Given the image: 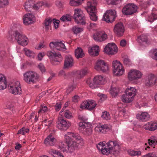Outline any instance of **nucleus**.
<instances>
[{"instance_id": "obj_1", "label": "nucleus", "mask_w": 157, "mask_h": 157, "mask_svg": "<svg viewBox=\"0 0 157 157\" xmlns=\"http://www.w3.org/2000/svg\"><path fill=\"white\" fill-rule=\"evenodd\" d=\"M21 27L19 24L14 25L9 31L8 39L12 42L17 41L19 44L25 46L27 44L28 39L24 35L18 32Z\"/></svg>"}, {"instance_id": "obj_2", "label": "nucleus", "mask_w": 157, "mask_h": 157, "mask_svg": "<svg viewBox=\"0 0 157 157\" xmlns=\"http://www.w3.org/2000/svg\"><path fill=\"white\" fill-rule=\"evenodd\" d=\"M97 148L101 150L103 155H108L109 154H114V152H116L118 154L120 150V147L116 141H109L107 144V147H102L100 144L97 145Z\"/></svg>"}, {"instance_id": "obj_3", "label": "nucleus", "mask_w": 157, "mask_h": 157, "mask_svg": "<svg viewBox=\"0 0 157 157\" xmlns=\"http://www.w3.org/2000/svg\"><path fill=\"white\" fill-rule=\"evenodd\" d=\"M96 0L93 2H88L87 7L86 9L87 12L89 13L90 19L94 21L97 20L98 17L96 16V9L95 6L97 5Z\"/></svg>"}, {"instance_id": "obj_4", "label": "nucleus", "mask_w": 157, "mask_h": 157, "mask_svg": "<svg viewBox=\"0 0 157 157\" xmlns=\"http://www.w3.org/2000/svg\"><path fill=\"white\" fill-rule=\"evenodd\" d=\"M105 81L103 77L101 76H96L93 80L88 78L86 81V83L92 89L97 88L98 85H102L105 83Z\"/></svg>"}, {"instance_id": "obj_5", "label": "nucleus", "mask_w": 157, "mask_h": 157, "mask_svg": "<svg viewBox=\"0 0 157 157\" xmlns=\"http://www.w3.org/2000/svg\"><path fill=\"white\" fill-rule=\"evenodd\" d=\"M24 80L28 84L35 83L39 78V75L36 72L28 71L24 74Z\"/></svg>"}, {"instance_id": "obj_6", "label": "nucleus", "mask_w": 157, "mask_h": 157, "mask_svg": "<svg viewBox=\"0 0 157 157\" xmlns=\"http://www.w3.org/2000/svg\"><path fill=\"white\" fill-rule=\"evenodd\" d=\"M47 55L52 60L51 63L53 65H58L63 59L61 54L59 52L49 51L47 52Z\"/></svg>"}, {"instance_id": "obj_7", "label": "nucleus", "mask_w": 157, "mask_h": 157, "mask_svg": "<svg viewBox=\"0 0 157 157\" xmlns=\"http://www.w3.org/2000/svg\"><path fill=\"white\" fill-rule=\"evenodd\" d=\"M137 9L138 7L135 4L129 3L123 8L122 12L124 15H131L136 13Z\"/></svg>"}, {"instance_id": "obj_8", "label": "nucleus", "mask_w": 157, "mask_h": 157, "mask_svg": "<svg viewBox=\"0 0 157 157\" xmlns=\"http://www.w3.org/2000/svg\"><path fill=\"white\" fill-rule=\"evenodd\" d=\"M73 18L75 22L77 24L80 23L82 25H85V17L83 12L80 9H75L74 10Z\"/></svg>"}, {"instance_id": "obj_9", "label": "nucleus", "mask_w": 157, "mask_h": 157, "mask_svg": "<svg viewBox=\"0 0 157 157\" xmlns=\"http://www.w3.org/2000/svg\"><path fill=\"white\" fill-rule=\"evenodd\" d=\"M65 141L68 146V150L71 152L77 149L79 143L72 141L70 137L67 135H65Z\"/></svg>"}, {"instance_id": "obj_10", "label": "nucleus", "mask_w": 157, "mask_h": 157, "mask_svg": "<svg viewBox=\"0 0 157 157\" xmlns=\"http://www.w3.org/2000/svg\"><path fill=\"white\" fill-rule=\"evenodd\" d=\"M113 71L114 74L116 76H120L123 74L124 69L122 68L121 64L117 60L113 61L112 63Z\"/></svg>"}, {"instance_id": "obj_11", "label": "nucleus", "mask_w": 157, "mask_h": 157, "mask_svg": "<svg viewBox=\"0 0 157 157\" xmlns=\"http://www.w3.org/2000/svg\"><path fill=\"white\" fill-rule=\"evenodd\" d=\"M56 123L57 127L59 129L64 131L66 130L71 125L70 122L67 121L61 117H58Z\"/></svg>"}, {"instance_id": "obj_12", "label": "nucleus", "mask_w": 157, "mask_h": 157, "mask_svg": "<svg viewBox=\"0 0 157 157\" xmlns=\"http://www.w3.org/2000/svg\"><path fill=\"white\" fill-rule=\"evenodd\" d=\"M95 69L98 71L105 72L109 70L108 64L102 60H98L95 64Z\"/></svg>"}, {"instance_id": "obj_13", "label": "nucleus", "mask_w": 157, "mask_h": 157, "mask_svg": "<svg viewBox=\"0 0 157 157\" xmlns=\"http://www.w3.org/2000/svg\"><path fill=\"white\" fill-rule=\"evenodd\" d=\"M49 46L51 49L54 51L56 50L60 51H65L66 50L65 46L63 41L51 42L50 43Z\"/></svg>"}, {"instance_id": "obj_14", "label": "nucleus", "mask_w": 157, "mask_h": 157, "mask_svg": "<svg viewBox=\"0 0 157 157\" xmlns=\"http://www.w3.org/2000/svg\"><path fill=\"white\" fill-rule=\"evenodd\" d=\"M9 92L13 94H20L22 93L20 83L19 81H17L15 84L9 85Z\"/></svg>"}, {"instance_id": "obj_15", "label": "nucleus", "mask_w": 157, "mask_h": 157, "mask_svg": "<svg viewBox=\"0 0 157 157\" xmlns=\"http://www.w3.org/2000/svg\"><path fill=\"white\" fill-rule=\"evenodd\" d=\"M104 51L109 55H113L117 52V48L114 43H109L104 48Z\"/></svg>"}, {"instance_id": "obj_16", "label": "nucleus", "mask_w": 157, "mask_h": 157, "mask_svg": "<svg viewBox=\"0 0 157 157\" xmlns=\"http://www.w3.org/2000/svg\"><path fill=\"white\" fill-rule=\"evenodd\" d=\"M142 74L139 71L132 70L128 73V78L130 80H137L141 78Z\"/></svg>"}, {"instance_id": "obj_17", "label": "nucleus", "mask_w": 157, "mask_h": 157, "mask_svg": "<svg viewBox=\"0 0 157 157\" xmlns=\"http://www.w3.org/2000/svg\"><path fill=\"white\" fill-rule=\"evenodd\" d=\"M114 32L118 36L123 35L124 31V27L121 22L117 23L115 25L113 29Z\"/></svg>"}, {"instance_id": "obj_18", "label": "nucleus", "mask_w": 157, "mask_h": 157, "mask_svg": "<svg viewBox=\"0 0 157 157\" xmlns=\"http://www.w3.org/2000/svg\"><path fill=\"white\" fill-rule=\"evenodd\" d=\"M94 39L98 41L101 42L105 40L107 38V35L104 31L98 32L93 35Z\"/></svg>"}, {"instance_id": "obj_19", "label": "nucleus", "mask_w": 157, "mask_h": 157, "mask_svg": "<svg viewBox=\"0 0 157 157\" xmlns=\"http://www.w3.org/2000/svg\"><path fill=\"white\" fill-rule=\"evenodd\" d=\"M35 16L30 13L25 14L24 16L23 22L26 25L33 23L35 21Z\"/></svg>"}, {"instance_id": "obj_20", "label": "nucleus", "mask_w": 157, "mask_h": 157, "mask_svg": "<svg viewBox=\"0 0 157 157\" xmlns=\"http://www.w3.org/2000/svg\"><path fill=\"white\" fill-rule=\"evenodd\" d=\"M74 62L72 57L70 55L66 56L64 63L65 68L71 67L73 66Z\"/></svg>"}, {"instance_id": "obj_21", "label": "nucleus", "mask_w": 157, "mask_h": 157, "mask_svg": "<svg viewBox=\"0 0 157 157\" xmlns=\"http://www.w3.org/2000/svg\"><path fill=\"white\" fill-rule=\"evenodd\" d=\"M67 135L70 136H69L70 138L71 137H73L74 139L79 141L78 143L80 145L82 146L83 145L84 143L83 141V139L78 134L70 132H68L67 133Z\"/></svg>"}, {"instance_id": "obj_22", "label": "nucleus", "mask_w": 157, "mask_h": 157, "mask_svg": "<svg viewBox=\"0 0 157 157\" xmlns=\"http://www.w3.org/2000/svg\"><path fill=\"white\" fill-rule=\"evenodd\" d=\"M56 139L52 136V134H50L45 140L44 143L47 145H49L50 146H53L56 142Z\"/></svg>"}, {"instance_id": "obj_23", "label": "nucleus", "mask_w": 157, "mask_h": 157, "mask_svg": "<svg viewBox=\"0 0 157 157\" xmlns=\"http://www.w3.org/2000/svg\"><path fill=\"white\" fill-rule=\"evenodd\" d=\"M109 129V128L107 124H105L103 125L99 124L95 127V130L98 132L105 133Z\"/></svg>"}, {"instance_id": "obj_24", "label": "nucleus", "mask_w": 157, "mask_h": 157, "mask_svg": "<svg viewBox=\"0 0 157 157\" xmlns=\"http://www.w3.org/2000/svg\"><path fill=\"white\" fill-rule=\"evenodd\" d=\"M156 78L154 75L150 74L148 76V87L153 86L156 82Z\"/></svg>"}, {"instance_id": "obj_25", "label": "nucleus", "mask_w": 157, "mask_h": 157, "mask_svg": "<svg viewBox=\"0 0 157 157\" xmlns=\"http://www.w3.org/2000/svg\"><path fill=\"white\" fill-rule=\"evenodd\" d=\"M86 127L82 131V133L86 136H90L92 134V125L90 123L87 124Z\"/></svg>"}, {"instance_id": "obj_26", "label": "nucleus", "mask_w": 157, "mask_h": 157, "mask_svg": "<svg viewBox=\"0 0 157 157\" xmlns=\"http://www.w3.org/2000/svg\"><path fill=\"white\" fill-rule=\"evenodd\" d=\"M99 48L98 46L96 45L90 48H89V53L93 56H97L99 54Z\"/></svg>"}, {"instance_id": "obj_27", "label": "nucleus", "mask_w": 157, "mask_h": 157, "mask_svg": "<svg viewBox=\"0 0 157 157\" xmlns=\"http://www.w3.org/2000/svg\"><path fill=\"white\" fill-rule=\"evenodd\" d=\"M7 86L6 78L2 74H0V90L6 88Z\"/></svg>"}, {"instance_id": "obj_28", "label": "nucleus", "mask_w": 157, "mask_h": 157, "mask_svg": "<svg viewBox=\"0 0 157 157\" xmlns=\"http://www.w3.org/2000/svg\"><path fill=\"white\" fill-rule=\"evenodd\" d=\"M34 1L32 0H29L26 2L24 6L25 10L28 11H30L31 9H34Z\"/></svg>"}, {"instance_id": "obj_29", "label": "nucleus", "mask_w": 157, "mask_h": 157, "mask_svg": "<svg viewBox=\"0 0 157 157\" xmlns=\"http://www.w3.org/2000/svg\"><path fill=\"white\" fill-rule=\"evenodd\" d=\"M137 41L141 45L146 44L147 43V36L146 35L142 34L138 36L136 39Z\"/></svg>"}, {"instance_id": "obj_30", "label": "nucleus", "mask_w": 157, "mask_h": 157, "mask_svg": "<svg viewBox=\"0 0 157 157\" xmlns=\"http://www.w3.org/2000/svg\"><path fill=\"white\" fill-rule=\"evenodd\" d=\"M136 89L134 87H130L127 88L126 90L125 94L130 97H132L133 98L136 95Z\"/></svg>"}, {"instance_id": "obj_31", "label": "nucleus", "mask_w": 157, "mask_h": 157, "mask_svg": "<svg viewBox=\"0 0 157 157\" xmlns=\"http://www.w3.org/2000/svg\"><path fill=\"white\" fill-rule=\"evenodd\" d=\"M75 57L77 59L82 58L84 55L83 51L81 48H78L75 50Z\"/></svg>"}, {"instance_id": "obj_32", "label": "nucleus", "mask_w": 157, "mask_h": 157, "mask_svg": "<svg viewBox=\"0 0 157 157\" xmlns=\"http://www.w3.org/2000/svg\"><path fill=\"white\" fill-rule=\"evenodd\" d=\"M157 129V121H151L148 123V129L153 131Z\"/></svg>"}, {"instance_id": "obj_33", "label": "nucleus", "mask_w": 157, "mask_h": 157, "mask_svg": "<svg viewBox=\"0 0 157 157\" xmlns=\"http://www.w3.org/2000/svg\"><path fill=\"white\" fill-rule=\"evenodd\" d=\"M136 117L138 119L142 121H146L147 119V113L142 112L141 114H138Z\"/></svg>"}, {"instance_id": "obj_34", "label": "nucleus", "mask_w": 157, "mask_h": 157, "mask_svg": "<svg viewBox=\"0 0 157 157\" xmlns=\"http://www.w3.org/2000/svg\"><path fill=\"white\" fill-rule=\"evenodd\" d=\"M52 22V19L51 18H46L45 19L43 24L44 25L45 29L46 31L48 30L49 26Z\"/></svg>"}, {"instance_id": "obj_35", "label": "nucleus", "mask_w": 157, "mask_h": 157, "mask_svg": "<svg viewBox=\"0 0 157 157\" xmlns=\"http://www.w3.org/2000/svg\"><path fill=\"white\" fill-rule=\"evenodd\" d=\"M121 99L123 102L126 103L131 102L133 100L132 97H130L125 94L122 96Z\"/></svg>"}, {"instance_id": "obj_36", "label": "nucleus", "mask_w": 157, "mask_h": 157, "mask_svg": "<svg viewBox=\"0 0 157 157\" xmlns=\"http://www.w3.org/2000/svg\"><path fill=\"white\" fill-rule=\"evenodd\" d=\"M24 51L26 56L31 58H33L35 54L33 52L26 48H24Z\"/></svg>"}, {"instance_id": "obj_37", "label": "nucleus", "mask_w": 157, "mask_h": 157, "mask_svg": "<svg viewBox=\"0 0 157 157\" xmlns=\"http://www.w3.org/2000/svg\"><path fill=\"white\" fill-rule=\"evenodd\" d=\"M107 14L105 13L103 15V17L102 18V20L103 21H105L109 23L112 22L114 21L115 18L113 19V17H112L111 16H108Z\"/></svg>"}, {"instance_id": "obj_38", "label": "nucleus", "mask_w": 157, "mask_h": 157, "mask_svg": "<svg viewBox=\"0 0 157 157\" xmlns=\"http://www.w3.org/2000/svg\"><path fill=\"white\" fill-rule=\"evenodd\" d=\"M87 109L91 110L94 109L96 106L97 104L93 100L88 101Z\"/></svg>"}, {"instance_id": "obj_39", "label": "nucleus", "mask_w": 157, "mask_h": 157, "mask_svg": "<svg viewBox=\"0 0 157 157\" xmlns=\"http://www.w3.org/2000/svg\"><path fill=\"white\" fill-rule=\"evenodd\" d=\"M84 0H70V4L73 6H78L80 5Z\"/></svg>"}, {"instance_id": "obj_40", "label": "nucleus", "mask_w": 157, "mask_h": 157, "mask_svg": "<svg viewBox=\"0 0 157 157\" xmlns=\"http://www.w3.org/2000/svg\"><path fill=\"white\" fill-rule=\"evenodd\" d=\"M50 153L53 155L54 157H64L58 151L53 149L51 150Z\"/></svg>"}, {"instance_id": "obj_41", "label": "nucleus", "mask_w": 157, "mask_h": 157, "mask_svg": "<svg viewBox=\"0 0 157 157\" xmlns=\"http://www.w3.org/2000/svg\"><path fill=\"white\" fill-rule=\"evenodd\" d=\"M119 90L116 87H112L110 90V93L113 97H115L118 94Z\"/></svg>"}, {"instance_id": "obj_42", "label": "nucleus", "mask_w": 157, "mask_h": 157, "mask_svg": "<svg viewBox=\"0 0 157 157\" xmlns=\"http://www.w3.org/2000/svg\"><path fill=\"white\" fill-rule=\"evenodd\" d=\"M105 13L107 14L108 16H111L112 17H113V19L116 18V11L115 10H108L107 13Z\"/></svg>"}, {"instance_id": "obj_43", "label": "nucleus", "mask_w": 157, "mask_h": 157, "mask_svg": "<svg viewBox=\"0 0 157 157\" xmlns=\"http://www.w3.org/2000/svg\"><path fill=\"white\" fill-rule=\"evenodd\" d=\"M101 117L103 120H110L111 118L109 113L107 111L103 112Z\"/></svg>"}, {"instance_id": "obj_44", "label": "nucleus", "mask_w": 157, "mask_h": 157, "mask_svg": "<svg viewBox=\"0 0 157 157\" xmlns=\"http://www.w3.org/2000/svg\"><path fill=\"white\" fill-rule=\"evenodd\" d=\"M128 154L132 156L140 155L141 152L139 151H135L133 150H129L128 151Z\"/></svg>"}, {"instance_id": "obj_45", "label": "nucleus", "mask_w": 157, "mask_h": 157, "mask_svg": "<svg viewBox=\"0 0 157 157\" xmlns=\"http://www.w3.org/2000/svg\"><path fill=\"white\" fill-rule=\"evenodd\" d=\"M71 17L68 14H66L65 15H63L60 18V20L63 22L70 21L71 20Z\"/></svg>"}, {"instance_id": "obj_46", "label": "nucleus", "mask_w": 157, "mask_h": 157, "mask_svg": "<svg viewBox=\"0 0 157 157\" xmlns=\"http://www.w3.org/2000/svg\"><path fill=\"white\" fill-rule=\"evenodd\" d=\"M87 123H89L88 122H80L78 124V125L79 126V127L78 128V129L79 130H81V132L82 131V130H84V129L85 128H86V127L87 124Z\"/></svg>"}, {"instance_id": "obj_47", "label": "nucleus", "mask_w": 157, "mask_h": 157, "mask_svg": "<svg viewBox=\"0 0 157 157\" xmlns=\"http://www.w3.org/2000/svg\"><path fill=\"white\" fill-rule=\"evenodd\" d=\"M148 140V143L149 145L151 146L153 148H155V145L157 142L156 140H155L153 137H152L151 139Z\"/></svg>"}, {"instance_id": "obj_48", "label": "nucleus", "mask_w": 157, "mask_h": 157, "mask_svg": "<svg viewBox=\"0 0 157 157\" xmlns=\"http://www.w3.org/2000/svg\"><path fill=\"white\" fill-rule=\"evenodd\" d=\"M88 71L87 69H82L79 71L78 72V77L79 78H82L86 75Z\"/></svg>"}, {"instance_id": "obj_49", "label": "nucleus", "mask_w": 157, "mask_h": 157, "mask_svg": "<svg viewBox=\"0 0 157 157\" xmlns=\"http://www.w3.org/2000/svg\"><path fill=\"white\" fill-rule=\"evenodd\" d=\"M44 5V2H39L36 3H34V10H38L42 7Z\"/></svg>"}, {"instance_id": "obj_50", "label": "nucleus", "mask_w": 157, "mask_h": 157, "mask_svg": "<svg viewBox=\"0 0 157 157\" xmlns=\"http://www.w3.org/2000/svg\"><path fill=\"white\" fill-rule=\"evenodd\" d=\"M157 19V14L152 13H151V15L149 16L148 18V21L151 22L153 21L154 20H156Z\"/></svg>"}, {"instance_id": "obj_51", "label": "nucleus", "mask_w": 157, "mask_h": 157, "mask_svg": "<svg viewBox=\"0 0 157 157\" xmlns=\"http://www.w3.org/2000/svg\"><path fill=\"white\" fill-rule=\"evenodd\" d=\"M64 116L67 118L70 119L72 117L71 113L68 110H65L64 112L63 113Z\"/></svg>"}, {"instance_id": "obj_52", "label": "nucleus", "mask_w": 157, "mask_h": 157, "mask_svg": "<svg viewBox=\"0 0 157 157\" xmlns=\"http://www.w3.org/2000/svg\"><path fill=\"white\" fill-rule=\"evenodd\" d=\"M9 3L8 0H0V8H3L8 5Z\"/></svg>"}, {"instance_id": "obj_53", "label": "nucleus", "mask_w": 157, "mask_h": 157, "mask_svg": "<svg viewBox=\"0 0 157 157\" xmlns=\"http://www.w3.org/2000/svg\"><path fill=\"white\" fill-rule=\"evenodd\" d=\"M119 1V0H106L107 2L108 5H116L118 3Z\"/></svg>"}, {"instance_id": "obj_54", "label": "nucleus", "mask_w": 157, "mask_h": 157, "mask_svg": "<svg viewBox=\"0 0 157 157\" xmlns=\"http://www.w3.org/2000/svg\"><path fill=\"white\" fill-rule=\"evenodd\" d=\"M123 61L124 64L128 66H129L131 64V61L127 57L124 58Z\"/></svg>"}, {"instance_id": "obj_55", "label": "nucleus", "mask_w": 157, "mask_h": 157, "mask_svg": "<svg viewBox=\"0 0 157 157\" xmlns=\"http://www.w3.org/2000/svg\"><path fill=\"white\" fill-rule=\"evenodd\" d=\"M72 29L73 32L75 34L79 33L82 31L83 30L82 28L76 27H73Z\"/></svg>"}, {"instance_id": "obj_56", "label": "nucleus", "mask_w": 157, "mask_h": 157, "mask_svg": "<svg viewBox=\"0 0 157 157\" xmlns=\"http://www.w3.org/2000/svg\"><path fill=\"white\" fill-rule=\"evenodd\" d=\"M52 22L54 25L56 29H57L58 28L59 23L60 22V21L59 20H56L55 19H52Z\"/></svg>"}, {"instance_id": "obj_57", "label": "nucleus", "mask_w": 157, "mask_h": 157, "mask_svg": "<svg viewBox=\"0 0 157 157\" xmlns=\"http://www.w3.org/2000/svg\"><path fill=\"white\" fill-rule=\"evenodd\" d=\"M98 96L100 98L99 100L101 102L105 100L107 98L106 95L102 94L99 93L98 94Z\"/></svg>"}, {"instance_id": "obj_58", "label": "nucleus", "mask_w": 157, "mask_h": 157, "mask_svg": "<svg viewBox=\"0 0 157 157\" xmlns=\"http://www.w3.org/2000/svg\"><path fill=\"white\" fill-rule=\"evenodd\" d=\"M47 110V108L46 106H41V108L38 111L39 114L40 113H44Z\"/></svg>"}, {"instance_id": "obj_59", "label": "nucleus", "mask_w": 157, "mask_h": 157, "mask_svg": "<svg viewBox=\"0 0 157 157\" xmlns=\"http://www.w3.org/2000/svg\"><path fill=\"white\" fill-rule=\"evenodd\" d=\"M88 101H84L81 103L80 107L82 109H87Z\"/></svg>"}, {"instance_id": "obj_60", "label": "nucleus", "mask_w": 157, "mask_h": 157, "mask_svg": "<svg viewBox=\"0 0 157 157\" xmlns=\"http://www.w3.org/2000/svg\"><path fill=\"white\" fill-rule=\"evenodd\" d=\"M75 88V86L74 85L69 86L67 90V94L70 93Z\"/></svg>"}, {"instance_id": "obj_61", "label": "nucleus", "mask_w": 157, "mask_h": 157, "mask_svg": "<svg viewBox=\"0 0 157 157\" xmlns=\"http://www.w3.org/2000/svg\"><path fill=\"white\" fill-rule=\"evenodd\" d=\"M38 67L42 73L45 71V67H44V65L41 63H40L39 65H38Z\"/></svg>"}, {"instance_id": "obj_62", "label": "nucleus", "mask_w": 157, "mask_h": 157, "mask_svg": "<svg viewBox=\"0 0 157 157\" xmlns=\"http://www.w3.org/2000/svg\"><path fill=\"white\" fill-rule=\"evenodd\" d=\"M61 107V105L60 103H57L55 105V108L56 111H59Z\"/></svg>"}, {"instance_id": "obj_63", "label": "nucleus", "mask_w": 157, "mask_h": 157, "mask_svg": "<svg viewBox=\"0 0 157 157\" xmlns=\"http://www.w3.org/2000/svg\"><path fill=\"white\" fill-rule=\"evenodd\" d=\"M25 128L24 127H23L18 131V132L17 133V134H21L22 135H24L25 134Z\"/></svg>"}, {"instance_id": "obj_64", "label": "nucleus", "mask_w": 157, "mask_h": 157, "mask_svg": "<svg viewBox=\"0 0 157 157\" xmlns=\"http://www.w3.org/2000/svg\"><path fill=\"white\" fill-rule=\"evenodd\" d=\"M44 55V53H39L38 55V59L40 60H41Z\"/></svg>"}]
</instances>
